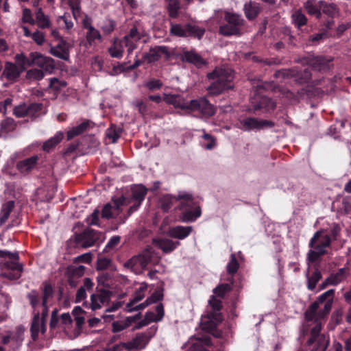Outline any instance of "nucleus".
Instances as JSON below:
<instances>
[{"label":"nucleus","mask_w":351,"mask_h":351,"mask_svg":"<svg viewBox=\"0 0 351 351\" xmlns=\"http://www.w3.org/2000/svg\"><path fill=\"white\" fill-rule=\"evenodd\" d=\"M334 295V289L328 290L320 295L304 313L305 319L307 322H313L315 324L311 330L310 337L307 340L308 346H313V349H325L327 346L325 337L320 334L322 330L320 320L324 319L329 314Z\"/></svg>","instance_id":"nucleus-1"},{"label":"nucleus","mask_w":351,"mask_h":351,"mask_svg":"<svg viewBox=\"0 0 351 351\" xmlns=\"http://www.w3.org/2000/svg\"><path fill=\"white\" fill-rule=\"evenodd\" d=\"M55 290L48 281L42 282L39 289H32L26 295L29 305L33 309L30 332L33 341L38 338L40 320L46 321L49 313L48 302L53 298Z\"/></svg>","instance_id":"nucleus-2"},{"label":"nucleus","mask_w":351,"mask_h":351,"mask_svg":"<svg viewBox=\"0 0 351 351\" xmlns=\"http://www.w3.org/2000/svg\"><path fill=\"white\" fill-rule=\"evenodd\" d=\"M206 77L210 82L206 89L210 96H217L234 87V71L227 66H216L211 72L207 73Z\"/></svg>","instance_id":"nucleus-3"},{"label":"nucleus","mask_w":351,"mask_h":351,"mask_svg":"<svg viewBox=\"0 0 351 351\" xmlns=\"http://www.w3.org/2000/svg\"><path fill=\"white\" fill-rule=\"evenodd\" d=\"M222 308L221 300L217 299L215 295H212L208 300V306H207L206 314L201 317L200 324L202 329L214 337H219L220 335L217 326L223 319L221 313Z\"/></svg>","instance_id":"nucleus-4"},{"label":"nucleus","mask_w":351,"mask_h":351,"mask_svg":"<svg viewBox=\"0 0 351 351\" xmlns=\"http://www.w3.org/2000/svg\"><path fill=\"white\" fill-rule=\"evenodd\" d=\"M178 199L181 201L178 209L180 211L178 217L182 222H193L201 216L202 210L191 194L180 193Z\"/></svg>","instance_id":"nucleus-5"},{"label":"nucleus","mask_w":351,"mask_h":351,"mask_svg":"<svg viewBox=\"0 0 351 351\" xmlns=\"http://www.w3.org/2000/svg\"><path fill=\"white\" fill-rule=\"evenodd\" d=\"M0 258L8 259L3 263V276L9 280L20 278L23 267L19 262V253L17 252H11L8 250H0Z\"/></svg>","instance_id":"nucleus-6"},{"label":"nucleus","mask_w":351,"mask_h":351,"mask_svg":"<svg viewBox=\"0 0 351 351\" xmlns=\"http://www.w3.org/2000/svg\"><path fill=\"white\" fill-rule=\"evenodd\" d=\"M224 23L219 25V34L224 36H239L241 35V29L244 25L245 21L241 15L226 12L224 14Z\"/></svg>","instance_id":"nucleus-7"},{"label":"nucleus","mask_w":351,"mask_h":351,"mask_svg":"<svg viewBox=\"0 0 351 351\" xmlns=\"http://www.w3.org/2000/svg\"><path fill=\"white\" fill-rule=\"evenodd\" d=\"M147 193V189L143 184L134 185L128 194L119 198L120 204L123 205L131 204L128 210L129 216L138 210L144 201Z\"/></svg>","instance_id":"nucleus-8"},{"label":"nucleus","mask_w":351,"mask_h":351,"mask_svg":"<svg viewBox=\"0 0 351 351\" xmlns=\"http://www.w3.org/2000/svg\"><path fill=\"white\" fill-rule=\"evenodd\" d=\"M104 239L101 232L87 228L80 233L75 234V241L77 246L88 248L97 245Z\"/></svg>","instance_id":"nucleus-9"},{"label":"nucleus","mask_w":351,"mask_h":351,"mask_svg":"<svg viewBox=\"0 0 351 351\" xmlns=\"http://www.w3.org/2000/svg\"><path fill=\"white\" fill-rule=\"evenodd\" d=\"M152 259V256L149 250H145L142 253L132 256L123 265L124 267L130 269L134 274H140L146 269L147 265Z\"/></svg>","instance_id":"nucleus-10"},{"label":"nucleus","mask_w":351,"mask_h":351,"mask_svg":"<svg viewBox=\"0 0 351 351\" xmlns=\"http://www.w3.org/2000/svg\"><path fill=\"white\" fill-rule=\"evenodd\" d=\"M181 108L182 109L198 112L202 115L208 117L213 116L215 112L214 106L205 97L193 99L189 103L182 106Z\"/></svg>","instance_id":"nucleus-11"},{"label":"nucleus","mask_w":351,"mask_h":351,"mask_svg":"<svg viewBox=\"0 0 351 351\" xmlns=\"http://www.w3.org/2000/svg\"><path fill=\"white\" fill-rule=\"evenodd\" d=\"M43 164L42 155L36 154L18 161L16 164V169L21 174L28 175L34 169L40 168Z\"/></svg>","instance_id":"nucleus-12"},{"label":"nucleus","mask_w":351,"mask_h":351,"mask_svg":"<svg viewBox=\"0 0 351 351\" xmlns=\"http://www.w3.org/2000/svg\"><path fill=\"white\" fill-rule=\"evenodd\" d=\"M112 292L104 287H96L95 293L90 295V308L95 311L101 308L102 305L108 304Z\"/></svg>","instance_id":"nucleus-13"},{"label":"nucleus","mask_w":351,"mask_h":351,"mask_svg":"<svg viewBox=\"0 0 351 351\" xmlns=\"http://www.w3.org/2000/svg\"><path fill=\"white\" fill-rule=\"evenodd\" d=\"M276 76H282L284 78L293 77L295 81L300 84L308 83L311 79V73L308 69L300 71L295 69H282L277 71Z\"/></svg>","instance_id":"nucleus-14"},{"label":"nucleus","mask_w":351,"mask_h":351,"mask_svg":"<svg viewBox=\"0 0 351 351\" xmlns=\"http://www.w3.org/2000/svg\"><path fill=\"white\" fill-rule=\"evenodd\" d=\"M166 60H169L171 56L169 47L167 46H155L151 47L148 52L143 54L142 58L148 64L158 61L162 56Z\"/></svg>","instance_id":"nucleus-15"},{"label":"nucleus","mask_w":351,"mask_h":351,"mask_svg":"<svg viewBox=\"0 0 351 351\" xmlns=\"http://www.w3.org/2000/svg\"><path fill=\"white\" fill-rule=\"evenodd\" d=\"M241 129L243 130H252L254 129L262 130L265 128H272L274 122L269 120L258 119L254 117H247L240 121Z\"/></svg>","instance_id":"nucleus-16"},{"label":"nucleus","mask_w":351,"mask_h":351,"mask_svg":"<svg viewBox=\"0 0 351 351\" xmlns=\"http://www.w3.org/2000/svg\"><path fill=\"white\" fill-rule=\"evenodd\" d=\"M73 46V42L70 43L64 38H60L56 47H52L50 53L55 57L64 60H69V51Z\"/></svg>","instance_id":"nucleus-17"},{"label":"nucleus","mask_w":351,"mask_h":351,"mask_svg":"<svg viewBox=\"0 0 351 351\" xmlns=\"http://www.w3.org/2000/svg\"><path fill=\"white\" fill-rule=\"evenodd\" d=\"M251 105L253 110H263L267 112L269 110H274L276 107L275 104L267 97L256 95L251 99Z\"/></svg>","instance_id":"nucleus-18"},{"label":"nucleus","mask_w":351,"mask_h":351,"mask_svg":"<svg viewBox=\"0 0 351 351\" xmlns=\"http://www.w3.org/2000/svg\"><path fill=\"white\" fill-rule=\"evenodd\" d=\"M33 56L34 65L39 66L41 70L51 73L55 69L54 60L49 57H46L38 52H32Z\"/></svg>","instance_id":"nucleus-19"},{"label":"nucleus","mask_w":351,"mask_h":351,"mask_svg":"<svg viewBox=\"0 0 351 351\" xmlns=\"http://www.w3.org/2000/svg\"><path fill=\"white\" fill-rule=\"evenodd\" d=\"M141 34L136 26H133L128 34L122 38L125 47L128 48V55L131 54L137 48V43L141 39Z\"/></svg>","instance_id":"nucleus-20"},{"label":"nucleus","mask_w":351,"mask_h":351,"mask_svg":"<svg viewBox=\"0 0 351 351\" xmlns=\"http://www.w3.org/2000/svg\"><path fill=\"white\" fill-rule=\"evenodd\" d=\"M331 238L328 234H322L321 231L316 232L309 242L311 248L327 251L326 247L330 245Z\"/></svg>","instance_id":"nucleus-21"},{"label":"nucleus","mask_w":351,"mask_h":351,"mask_svg":"<svg viewBox=\"0 0 351 351\" xmlns=\"http://www.w3.org/2000/svg\"><path fill=\"white\" fill-rule=\"evenodd\" d=\"M332 60V59H328L322 56H312L308 58L307 64L311 66L313 70L325 71L330 69V63Z\"/></svg>","instance_id":"nucleus-22"},{"label":"nucleus","mask_w":351,"mask_h":351,"mask_svg":"<svg viewBox=\"0 0 351 351\" xmlns=\"http://www.w3.org/2000/svg\"><path fill=\"white\" fill-rule=\"evenodd\" d=\"M193 231L191 226H176L169 228L167 235L173 239L182 240L188 237Z\"/></svg>","instance_id":"nucleus-23"},{"label":"nucleus","mask_w":351,"mask_h":351,"mask_svg":"<svg viewBox=\"0 0 351 351\" xmlns=\"http://www.w3.org/2000/svg\"><path fill=\"white\" fill-rule=\"evenodd\" d=\"M154 243L156 247L159 248L165 254H170L174 251L179 245L180 242L178 241H173L169 239H154Z\"/></svg>","instance_id":"nucleus-24"},{"label":"nucleus","mask_w":351,"mask_h":351,"mask_svg":"<svg viewBox=\"0 0 351 351\" xmlns=\"http://www.w3.org/2000/svg\"><path fill=\"white\" fill-rule=\"evenodd\" d=\"M23 71L16 64L6 62L2 76L5 77L8 81H16Z\"/></svg>","instance_id":"nucleus-25"},{"label":"nucleus","mask_w":351,"mask_h":351,"mask_svg":"<svg viewBox=\"0 0 351 351\" xmlns=\"http://www.w3.org/2000/svg\"><path fill=\"white\" fill-rule=\"evenodd\" d=\"M346 268H341L336 273H332L320 285V289H325L328 285H337L345 278Z\"/></svg>","instance_id":"nucleus-26"},{"label":"nucleus","mask_w":351,"mask_h":351,"mask_svg":"<svg viewBox=\"0 0 351 351\" xmlns=\"http://www.w3.org/2000/svg\"><path fill=\"white\" fill-rule=\"evenodd\" d=\"M114 205L106 204L101 210V217L104 219H112L117 217L120 212V206L123 205L120 204L119 199L114 201Z\"/></svg>","instance_id":"nucleus-27"},{"label":"nucleus","mask_w":351,"mask_h":351,"mask_svg":"<svg viewBox=\"0 0 351 351\" xmlns=\"http://www.w3.org/2000/svg\"><path fill=\"white\" fill-rule=\"evenodd\" d=\"M124 47L125 43L123 40L115 38L108 51L112 58L120 59L123 57Z\"/></svg>","instance_id":"nucleus-28"},{"label":"nucleus","mask_w":351,"mask_h":351,"mask_svg":"<svg viewBox=\"0 0 351 351\" xmlns=\"http://www.w3.org/2000/svg\"><path fill=\"white\" fill-rule=\"evenodd\" d=\"M182 59L184 61L198 67L205 65L206 63L204 58L194 51H184L182 55Z\"/></svg>","instance_id":"nucleus-29"},{"label":"nucleus","mask_w":351,"mask_h":351,"mask_svg":"<svg viewBox=\"0 0 351 351\" xmlns=\"http://www.w3.org/2000/svg\"><path fill=\"white\" fill-rule=\"evenodd\" d=\"M243 10L246 18L249 21H252L256 18L261 11V8L258 3L250 1L245 3Z\"/></svg>","instance_id":"nucleus-30"},{"label":"nucleus","mask_w":351,"mask_h":351,"mask_svg":"<svg viewBox=\"0 0 351 351\" xmlns=\"http://www.w3.org/2000/svg\"><path fill=\"white\" fill-rule=\"evenodd\" d=\"M92 122L89 120H84L80 125L73 127L70 130H69L66 133L67 140H71L74 137L79 136L86 132L88 128L90 127V124Z\"/></svg>","instance_id":"nucleus-31"},{"label":"nucleus","mask_w":351,"mask_h":351,"mask_svg":"<svg viewBox=\"0 0 351 351\" xmlns=\"http://www.w3.org/2000/svg\"><path fill=\"white\" fill-rule=\"evenodd\" d=\"M64 137L62 132H58L53 136L47 140L43 145L42 149L44 152H50L58 144H59Z\"/></svg>","instance_id":"nucleus-32"},{"label":"nucleus","mask_w":351,"mask_h":351,"mask_svg":"<svg viewBox=\"0 0 351 351\" xmlns=\"http://www.w3.org/2000/svg\"><path fill=\"white\" fill-rule=\"evenodd\" d=\"M35 23L40 29L51 27V21L47 15H45L41 8H38L35 13Z\"/></svg>","instance_id":"nucleus-33"},{"label":"nucleus","mask_w":351,"mask_h":351,"mask_svg":"<svg viewBox=\"0 0 351 351\" xmlns=\"http://www.w3.org/2000/svg\"><path fill=\"white\" fill-rule=\"evenodd\" d=\"M184 29L186 30V37H193L198 39H201L205 33L204 28L190 23L185 24Z\"/></svg>","instance_id":"nucleus-34"},{"label":"nucleus","mask_w":351,"mask_h":351,"mask_svg":"<svg viewBox=\"0 0 351 351\" xmlns=\"http://www.w3.org/2000/svg\"><path fill=\"white\" fill-rule=\"evenodd\" d=\"M17 126V123L10 117H7L2 120L0 123V132L3 135H7L10 132H14Z\"/></svg>","instance_id":"nucleus-35"},{"label":"nucleus","mask_w":351,"mask_h":351,"mask_svg":"<svg viewBox=\"0 0 351 351\" xmlns=\"http://www.w3.org/2000/svg\"><path fill=\"white\" fill-rule=\"evenodd\" d=\"M147 289V284L143 282L141 284V287L136 290L134 293L132 295V298L130 301L127 304L126 308H130L132 306L135 305L137 302L141 301L145 297V293Z\"/></svg>","instance_id":"nucleus-36"},{"label":"nucleus","mask_w":351,"mask_h":351,"mask_svg":"<svg viewBox=\"0 0 351 351\" xmlns=\"http://www.w3.org/2000/svg\"><path fill=\"white\" fill-rule=\"evenodd\" d=\"M14 208V201H8L3 204L0 213V226L4 224L6 222Z\"/></svg>","instance_id":"nucleus-37"},{"label":"nucleus","mask_w":351,"mask_h":351,"mask_svg":"<svg viewBox=\"0 0 351 351\" xmlns=\"http://www.w3.org/2000/svg\"><path fill=\"white\" fill-rule=\"evenodd\" d=\"M16 62L19 65L20 69H21L23 71L25 69L27 66H31L34 64V62L33 60V56H32V53H29V56L27 57L23 53L21 54H16L15 56Z\"/></svg>","instance_id":"nucleus-38"},{"label":"nucleus","mask_w":351,"mask_h":351,"mask_svg":"<svg viewBox=\"0 0 351 351\" xmlns=\"http://www.w3.org/2000/svg\"><path fill=\"white\" fill-rule=\"evenodd\" d=\"M11 337L10 349L13 351H16L19 350L22 345L23 341V332L18 328L14 333L11 332Z\"/></svg>","instance_id":"nucleus-39"},{"label":"nucleus","mask_w":351,"mask_h":351,"mask_svg":"<svg viewBox=\"0 0 351 351\" xmlns=\"http://www.w3.org/2000/svg\"><path fill=\"white\" fill-rule=\"evenodd\" d=\"M233 286V279H231L230 283H222L213 289V293L215 296L223 298L225 295L229 293Z\"/></svg>","instance_id":"nucleus-40"},{"label":"nucleus","mask_w":351,"mask_h":351,"mask_svg":"<svg viewBox=\"0 0 351 351\" xmlns=\"http://www.w3.org/2000/svg\"><path fill=\"white\" fill-rule=\"evenodd\" d=\"M178 200V195H165L160 199L161 208L165 212H168L173 206V202Z\"/></svg>","instance_id":"nucleus-41"},{"label":"nucleus","mask_w":351,"mask_h":351,"mask_svg":"<svg viewBox=\"0 0 351 351\" xmlns=\"http://www.w3.org/2000/svg\"><path fill=\"white\" fill-rule=\"evenodd\" d=\"M167 11L169 16L171 19H176L179 16L180 3L178 0H168Z\"/></svg>","instance_id":"nucleus-42"},{"label":"nucleus","mask_w":351,"mask_h":351,"mask_svg":"<svg viewBox=\"0 0 351 351\" xmlns=\"http://www.w3.org/2000/svg\"><path fill=\"white\" fill-rule=\"evenodd\" d=\"M210 343V339L208 338H205L204 340L197 339L191 344L189 350V351H205V346H209Z\"/></svg>","instance_id":"nucleus-43"},{"label":"nucleus","mask_w":351,"mask_h":351,"mask_svg":"<svg viewBox=\"0 0 351 351\" xmlns=\"http://www.w3.org/2000/svg\"><path fill=\"white\" fill-rule=\"evenodd\" d=\"M185 25L170 23V34L177 37H186Z\"/></svg>","instance_id":"nucleus-44"},{"label":"nucleus","mask_w":351,"mask_h":351,"mask_svg":"<svg viewBox=\"0 0 351 351\" xmlns=\"http://www.w3.org/2000/svg\"><path fill=\"white\" fill-rule=\"evenodd\" d=\"M123 129L121 128L111 125L110 127L108 128L106 134L108 138L112 140V143H116L120 138Z\"/></svg>","instance_id":"nucleus-45"},{"label":"nucleus","mask_w":351,"mask_h":351,"mask_svg":"<svg viewBox=\"0 0 351 351\" xmlns=\"http://www.w3.org/2000/svg\"><path fill=\"white\" fill-rule=\"evenodd\" d=\"M322 278V274L318 269H316L311 276L307 278V288L308 290L313 291L319 280Z\"/></svg>","instance_id":"nucleus-46"},{"label":"nucleus","mask_w":351,"mask_h":351,"mask_svg":"<svg viewBox=\"0 0 351 351\" xmlns=\"http://www.w3.org/2000/svg\"><path fill=\"white\" fill-rule=\"evenodd\" d=\"M292 21L294 23L295 26L298 28H300L302 26H304L307 23V18L306 16L302 12L301 10H297L295 12L292 16Z\"/></svg>","instance_id":"nucleus-47"},{"label":"nucleus","mask_w":351,"mask_h":351,"mask_svg":"<svg viewBox=\"0 0 351 351\" xmlns=\"http://www.w3.org/2000/svg\"><path fill=\"white\" fill-rule=\"evenodd\" d=\"M86 38L88 45L91 46L95 40H101V36L99 32L93 26H90L88 31L86 32Z\"/></svg>","instance_id":"nucleus-48"},{"label":"nucleus","mask_w":351,"mask_h":351,"mask_svg":"<svg viewBox=\"0 0 351 351\" xmlns=\"http://www.w3.org/2000/svg\"><path fill=\"white\" fill-rule=\"evenodd\" d=\"M239 267V264L235 256V254H232L230 256V260L227 265V271L230 275H231L232 278L233 275L237 272Z\"/></svg>","instance_id":"nucleus-49"},{"label":"nucleus","mask_w":351,"mask_h":351,"mask_svg":"<svg viewBox=\"0 0 351 351\" xmlns=\"http://www.w3.org/2000/svg\"><path fill=\"white\" fill-rule=\"evenodd\" d=\"M305 9L307 12L311 15H315L317 18L321 16V6L318 7L312 1H307L305 3Z\"/></svg>","instance_id":"nucleus-50"},{"label":"nucleus","mask_w":351,"mask_h":351,"mask_svg":"<svg viewBox=\"0 0 351 351\" xmlns=\"http://www.w3.org/2000/svg\"><path fill=\"white\" fill-rule=\"evenodd\" d=\"M321 3L322 12L327 16L333 18L338 10L337 5L333 3L328 4L324 2H321Z\"/></svg>","instance_id":"nucleus-51"},{"label":"nucleus","mask_w":351,"mask_h":351,"mask_svg":"<svg viewBox=\"0 0 351 351\" xmlns=\"http://www.w3.org/2000/svg\"><path fill=\"white\" fill-rule=\"evenodd\" d=\"M163 83L158 79L152 78L144 83V87L149 91L160 90L162 87Z\"/></svg>","instance_id":"nucleus-52"},{"label":"nucleus","mask_w":351,"mask_h":351,"mask_svg":"<svg viewBox=\"0 0 351 351\" xmlns=\"http://www.w3.org/2000/svg\"><path fill=\"white\" fill-rule=\"evenodd\" d=\"M115 27L116 22L114 20L106 19L101 28L104 34L108 35L114 30Z\"/></svg>","instance_id":"nucleus-53"},{"label":"nucleus","mask_w":351,"mask_h":351,"mask_svg":"<svg viewBox=\"0 0 351 351\" xmlns=\"http://www.w3.org/2000/svg\"><path fill=\"white\" fill-rule=\"evenodd\" d=\"M163 288L160 287L154 291V293L147 298L150 304L156 303L163 299Z\"/></svg>","instance_id":"nucleus-54"},{"label":"nucleus","mask_w":351,"mask_h":351,"mask_svg":"<svg viewBox=\"0 0 351 351\" xmlns=\"http://www.w3.org/2000/svg\"><path fill=\"white\" fill-rule=\"evenodd\" d=\"M327 251H323L320 250H311L308 253L307 260L311 263H315L317 261L320 256L325 255Z\"/></svg>","instance_id":"nucleus-55"},{"label":"nucleus","mask_w":351,"mask_h":351,"mask_svg":"<svg viewBox=\"0 0 351 351\" xmlns=\"http://www.w3.org/2000/svg\"><path fill=\"white\" fill-rule=\"evenodd\" d=\"M13 114L16 117H25L28 116V109L27 106L25 104H23L14 107L13 110Z\"/></svg>","instance_id":"nucleus-56"},{"label":"nucleus","mask_w":351,"mask_h":351,"mask_svg":"<svg viewBox=\"0 0 351 351\" xmlns=\"http://www.w3.org/2000/svg\"><path fill=\"white\" fill-rule=\"evenodd\" d=\"M99 210L98 209L94 210L91 215L87 217L86 221L88 226H99Z\"/></svg>","instance_id":"nucleus-57"},{"label":"nucleus","mask_w":351,"mask_h":351,"mask_svg":"<svg viewBox=\"0 0 351 351\" xmlns=\"http://www.w3.org/2000/svg\"><path fill=\"white\" fill-rule=\"evenodd\" d=\"M66 86L64 81H60L56 77L51 78L49 80V87L54 90L58 91Z\"/></svg>","instance_id":"nucleus-58"},{"label":"nucleus","mask_w":351,"mask_h":351,"mask_svg":"<svg viewBox=\"0 0 351 351\" xmlns=\"http://www.w3.org/2000/svg\"><path fill=\"white\" fill-rule=\"evenodd\" d=\"M97 282L99 287H108V281L110 278V274L108 272L101 271V273L97 276Z\"/></svg>","instance_id":"nucleus-59"},{"label":"nucleus","mask_w":351,"mask_h":351,"mask_svg":"<svg viewBox=\"0 0 351 351\" xmlns=\"http://www.w3.org/2000/svg\"><path fill=\"white\" fill-rule=\"evenodd\" d=\"M28 116H36L42 109L43 104L38 103H32L27 106Z\"/></svg>","instance_id":"nucleus-60"},{"label":"nucleus","mask_w":351,"mask_h":351,"mask_svg":"<svg viewBox=\"0 0 351 351\" xmlns=\"http://www.w3.org/2000/svg\"><path fill=\"white\" fill-rule=\"evenodd\" d=\"M31 38L38 45L40 46L43 45L45 42V35L40 30H36L34 32Z\"/></svg>","instance_id":"nucleus-61"},{"label":"nucleus","mask_w":351,"mask_h":351,"mask_svg":"<svg viewBox=\"0 0 351 351\" xmlns=\"http://www.w3.org/2000/svg\"><path fill=\"white\" fill-rule=\"evenodd\" d=\"M110 264L111 261L109 258H99L97 262L96 267L97 270L104 271L110 267Z\"/></svg>","instance_id":"nucleus-62"},{"label":"nucleus","mask_w":351,"mask_h":351,"mask_svg":"<svg viewBox=\"0 0 351 351\" xmlns=\"http://www.w3.org/2000/svg\"><path fill=\"white\" fill-rule=\"evenodd\" d=\"M22 21L25 23H29L31 25L35 24V20L33 19L31 10L28 8H24L23 10Z\"/></svg>","instance_id":"nucleus-63"},{"label":"nucleus","mask_w":351,"mask_h":351,"mask_svg":"<svg viewBox=\"0 0 351 351\" xmlns=\"http://www.w3.org/2000/svg\"><path fill=\"white\" fill-rule=\"evenodd\" d=\"M29 78L40 80L44 77L43 71L41 69H31L27 72Z\"/></svg>","instance_id":"nucleus-64"}]
</instances>
